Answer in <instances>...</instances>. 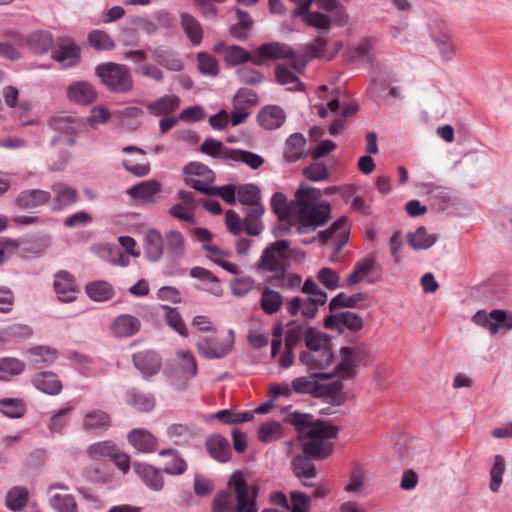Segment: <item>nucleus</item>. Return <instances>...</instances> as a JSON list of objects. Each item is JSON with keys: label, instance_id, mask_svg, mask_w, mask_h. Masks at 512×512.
I'll use <instances>...</instances> for the list:
<instances>
[{"label": "nucleus", "instance_id": "1", "mask_svg": "<svg viewBox=\"0 0 512 512\" xmlns=\"http://www.w3.org/2000/svg\"><path fill=\"white\" fill-rule=\"evenodd\" d=\"M271 207L280 220L278 230L288 231L291 225L285 221V218L293 215L297 221L298 234L314 232L329 220L331 213L330 204L321 200V191L304 185L298 188L295 200L289 206L283 193H274L271 198Z\"/></svg>", "mask_w": 512, "mask_h": 512}, {"label": "nucleus", "instance_id": "2", "mask_svg": "<svg viewBox=\"0 0 512 512\" xmlns=\"http://www.w3.org/2000/svg\"><path fill=\"white\" fill-rule=\"evenodd\" d=\"M286 421L292 424L300 434L303 452L312 457L324 459L334 450L333 439L338 434V427L323 420H313L307 413L292 412Z\"/></svg>", "mask_w": 512, "mask_h": 512}, {"label": "nucleus", "instance_id": "3", "mask_svg": "<svg viewBox=\"0 0 512 512\" xmlns=\"http://www.w3.org/2000/svg\"><path fill=\"white\" fill-rule=\"evenodd\" d=\"M229 486L233 492L222 490L215 495L212 512H258V485L248 483L240 472H234Z\"/></svg>", "mask_w": 512, "mask_h": 512}, {"label": "nucleus", "instance_id": "4", "mask_svg": "<svg viewBox=\"0 0 512 512\" xmlns=\"http://www.w3.org/2000/svg\"><path fill=\"white\" fill-rule=\"evenodd\" d=\"M288 240H277L269 244L261 253L260 258L255 264L256 272L259 274L271 273L268 281L278 286L285 277L287 271V261L289 257Z\"/></svg>", "mask_w": 512, "mask_h": 512}, {"label": "nucleus", "instance_id": "5", "mask_svg": "<svg viewBox=\"0 0 512 512\" xmlns=\"http://www.w3.org/2000/svg\"><path fill=\"white\" fill-rule=\"evenodd\" d=\"M95 73L113 92L126 93L133 88L131 72L126 65L113 62L100 64Z\"/></svg>", "mask_w": 512, "mask_h": 512}, {"label": "nucleus", "instance_id": "6", "mask_svg": "<svg viewBox=\"0 0 512 512\" xmlns=\"http://www.w3.org/2000/svg\"><path fill=\"white\" fill-rule=\"evenodd\" d=\"M191 236L195 241L202 243V248L208 253L209 259L215 264L232 275H239L241 273V269L237 264L228 261V258L232 256L231 252L209 244L212 234L208 229L202 227L194 228L191 231Z\"/></svg>", "mask_w": 512, "mask_h": 512}, {"label": "nucleus", "instance_id": "7", "mask_svg": "<svg viewBox=\"0 0 512 512\" xmlns=\"http://www.w3.org/2000/svg\"><path fill=\"white\" fill-rule=\"evenodd\" d=\"M300 362L318 377L324 379L335 377V371H332L335 356L331 349L303 351L300 354Z\"/></svg>", "mask_w": 512, "mask_h": 512}, {"label": "nucleus", "instance_id": "8", "mask_svg": "<svg viewBox=\"0 0 512 512\" xmlns=\"http://www.w3.org/2000/svg\"><path fill=\"white\" fill-rule=\"evenodd\" d=\"M306 62L297 58H291L289 63L277 64L274 68L276 82L285 86L288 91H303L305 86L300 80L303 74Z\"/></svg>", "mask_w": 512, "mask_h": 512}, {"label": "nucleus", "instance_id": "9", "mask_svg": "<svg viewBox=\"0 0 512 512\" xmlns=\"http://www.w3.org/2000/svg\"><path fill=\"white\" fill-rule=\"evenodd\" d=\"M185 182L196 191L206 194L215 181V173L200 162H190L183 168Z\"/></svg>", "mask_w": 512, "mask_h": 512}, {"label": "nucleus", "instance_id": "10", "mask_svg": "<svg viewBox=\"0 0 512 512\" xmlns=\"http://www.w3.org/2000/svg\"><path fill=\"white\" fill-rule=\"evenodd\" d=\"M350 226L345 217H340L334 221L329 228L320 231L317 237H313L311 240H304V244L312 243L318 239L320 243L332 242L335 252H339L343 246L349 241Z\"/></svg>", "mask_w": 512, "mask_h": 512}, {"label": "nucleus", "instance_id": "11", "mask_svg": "<svg viewBox=\"0 0 512 512\" xmlns=\"http://www.w3.org/2000/svg\"><path fill=\"white\" fill-rule=\"evenodd\" d=\"M199 354L206 359H222L233 349V339L205 336L197 341Z\"/></svg>", "mask_w": 512, "mask_h": 512}, {"label": "nucleus", "instance_id": "12", "mask_svg": "<svg viewBox=\"0 0 512 512\" xmlns=\"http://www.w3.org/2000/svg\"><path fill=\"white\" fill-rule=\"evenodd\" d=\"M380 269L381 266L375 257L367 255L355 262L352 272L345 278L342 286L352 287L364 280H367L368 283H373L374 279H371L370 276L377 273Z\"/></svg>", "mask_w": 512, "mask_h": 512}, {"label": "nucleus", "instance_id": "13", "mask_svg": "<svg viewBox=\"0 0 512 512\" xmlns=\"http://www.w3.org/2000/svg\"><path fill=\"white\" fill-rule=\"evenodd\" d=\"M340 357V362L333 364L332 371H335V376L351 378L355 367L365 359L366 350L362 347H344L340 351Z\"/></svg>", "mask_w": 512, "mask_h": 512}, {"label": "nucleus", "instance_id": "14", "mask_svg": "<svg viewBox=\"0 0 512 512\" xmlns=\"http://www.w3.org/2000/svg\"><path fill=\"white\" fill-rule=\"evenodd\" d=\"M313 4H315L321 12L329 13L337 26L343 27L347 24L348 15L338 0H304L296 7V11L297 13H303L309 10Z\"/></svg>", "mask_w": 512, "mask_h": 512}, {"label": "nucleus", "instance_id": "15", "mask_svg": "<svg viewBox=\"0 0 512 512\" xmlns=\"http://www.w3.org/2000/svg\"><path fill=\"white\" fill-rule=\"evenodd\" d=\"M293 50L286 44L280 42L264 43L253 53V64L263 65L267 60H278L293 58Z\"/></svg>", "mask_w": 512, "mask_h": 512}, {"label": "nucleus", "instance_id": "16", "mask_svg": "<svg viewBox=\"0 0 512 512\" xmlns=\"http://www.w3.org/2000/svg\"><path fill=\"white\" fill-rule=\"evenodd\" d=\"M51 210L61 211L78 201V191L65 182H55L51 186Z\"/></svg>", "mask_w": 512, "mask_h": 512}, {"label": "nucleus", "instance_id": "17", "mask_svg": "<svg viewBox=\"0 0 512 512\" xmlns=\"http://www.w3.org/2000/svg\"><path fill=\"white\" fill-rule=\"evenodd\" d=\"M54 290L62 302H72L79 291L74 275L67 270H60L54 275Z\"/></svg>", "mask_w": 512, "mask_h": 512}, {"label": "nucleus", "instance_id": "18", "mask_svg": "<svg viewBox=\"0 0 512 512\" xmlns=\"http://www.w3.org/2000/svg\"><path fill=\"white\" fill-rule=\"evenodd\" d=\"M324 324L327 328L340 333L347 329L358 331L363 327L362 318L358 314L350 311L331 314L325 318Z\"/></svg>", "mask_w": 512, "mask_h": 512}, {"label": "nucleus", "instance_id": "19", "mask_svg": "<svg viewBox=\"0 0 512 512\" xmlns=\"http://www.w3.org/2000/svg\"><path fill=\"white\" fill-rule=\"evenodd\" d=\"M133 469L148 489L159 492L164 488V472L162 469L141 462L133 463Z\"/></svg>", "mask_w": 512, "mask_h": 512}, {"label": "nucleus", "instance_id": "20", "mask_svg": "<svg viewBox=\"0 0 512 512\" xmlns=\"http://www.w3.org/2000/svg\"><path fill=\"white\" fill-rule=\"evenodd\" d=\"M35 389L49 396H57L63 390V384L59 376L52 371L37 372L31 379Z\"/></svg>", "mask_w": 512, "mask_h": 512}, {"label": "nucleus", "instance_id": "21", "mask_svg": "<svg viewBox=\"0 0 512 512\" xmlns=\"http://www.w3.org/2000/svg\"><path fill=\"white\" fill-rule=\"evenodd\" d=\"M21 45H26L34 54L47 53L54 43L53 35L46 30H37L31 32L26 38L18 41Z\"/></svg>", "mask_w": 512, "mask_h": 512}, {"label": "nucleus", "instance_id": "22", "mask_svg": "<svg viewBox=\"0 0 512 512\" xmlns=\"http://www.w3.org/2000/svg\"><path fill=\"white\" fill-rule=\"evenodd\" d=\"M129 443L140 453L149 454L156 450L157 438L147 429L135 428L127 435Z\"/></svg>", "mask_w": 512, "mask_h": 512}, {"label": "nucleus", "instance_id": "23", "mask_svg": "<svg viewBox=\"0 0 512 512\" xmlns=\"http://www.w3.org/2000/svg\"><path fill=\"white\" fill-rule=\"evenodd\" d=\"M23 355L34 367L41 368L51 365L58 358L59 353L55 348L37 345L26 349Z\"/></svg>", "mask_w": 512, "mask_h": 512}, {"label": "nucleus", "instance_id": "24", "mask_svg": "<svg viewBox=\"0 0 512 512\" xmlns=\"http://www.w3.org/2000/svg\"><path fill=\"white\" fill-rule=\"evenodd\" d=\"M51 200L50 191L43 189H26L16 197V204L22 209H33L42 206Z\"/></svg>", "mask_w": 512, "mask_h": 512}, {"label": "nucleus", "instance_id": "25", "mask_svg": "<svg viewBox=\"0 0 512 512\" xmlns=\"http://www.w3.org/2000/svg\"><path fill=\"white\" fill-rule=\"evenodd\" d=\"M286 119L284 110L276 105L263 107L257 115L259 125L266 130H275L283 125Z\"/></svg>", "mask_w": 512, "mask_h": 512}, {"label": "nucleus", "instance_id": "26", "mask_svg": "<svg viewBox=\"0 0 512 512\" xmlns=\"http://www.w3.org/2000/svg\"><path fill=\"white\" fill-rule=\"evenodd\" d=\"M135 367L147 378L156 374L161 367V357L154 351H142L133 355Z\"/></svg>", "mask_w": 512, "mask_h": 512}, {"label": "nucleus", "instance_id": "27", "mask_svg": "<svg viewBox=\"0 0 512 512\" xmlns=\"http://www.w3.org/2000/svg\"><path fill=\"white\" fill-rule=\"evenodd\" d=\"M159 456L167 458L162 471L165 474L179 476L186 472L188 465L182 454L173 448H163L159 451Z\"/></svg>", "mask_w": 512, "mask_h": 512}, {"label": "nucleus", "instance_id": "28", "mask_svg": "<svg viewBox=\"0 0 512 512\" xmlns=\"http://www.w3.org/2000/svg\"><path fill=\"white\" fill-rule=\"evenodd\" d=\"M141 327L140 320L130 314L117 316L111 324V331L118 338L130 337L136 334Z\"/></svg>", "mask_w": 512, "mask_h": 512}, {"label": "nucleus", "instance_id": "29", "mask_svg": "<svg viewBox=\"0 0 512 512\" xmlns=\"http://www.w3.org/2000/svg\"><path fill=\"white\" fill-rule=\"evenodd\" d=\"M67 97L78 104H90L97 97V92L92 84L86 81H77L67 88Z\"/></svg>", "mask_w": 512, "mask_h": 512}, {"label": "nucleus", "instance_id": "30", "mask_svg": "<svg viewBox=\"0 0 512 512\" xmlns=\"http://www.w3.org/2000/svg\"><path fill=\"white\" fill-rule=\"evenodd\" d=\"M147 52L150 53V57L157 61L160 65L164 66L166 69L174 72H179L183 69L182 61L176 56V54L164 47H148Z\"/></svg>", "mask_w": 512, "mask_h": 512}, {"label": "nucleus", "instance_id": "31", "mask_svg": "<svg viewBox=\"0 0 512 512\" xmlns=\"http://www.w3.org/2000/svg\"><path fill=\"white\" fill-rule=\"evenodd\" d=\"M52 58L58 62L62 68H71L80 62L81 50L76 43L64 44L59 46L53 53Z\"/></svg>", "mask_w": 512, "mask_h": 512}, {"label": "nucleus", "instance_id": "32", "mask_svg": "<svg viewBox=\"0 0 512 512\" xmlns=\"http://www.w3.org/2000/svg\"><path fill=\"white\" fill-rule=\"evenodd\" d=\"M180 26L193 46L201 44L203 28L196 17L188 12L180 13Z\"/></svg>", "mask_w": 512, "mask_h": 512}, {"label": "nucleus", "instance_id": "33", "mask_svg": "<svg viewBox=\"0 0 512 512\" xmlns=\"http://www.w3.org/2000/svg\"><path fill=\"white\" fill-rule=\"evenodd\" d=\"M293 15L301 16L303 21L316 29L319 30V35L327 34L331 27L333 18L331 15H327L321 11H309L306 10L303 13H297L296 9L293 11Z\"/></svg>", "mask_w": 512, "mask_h": 512}, {"label": "nucleus", "instance_id": "34", "mask_svg": "<svg viewBox=\"0 0 512 512\" xmlns=\"http://www.w3.org/2000/svg\"><path fill=\"white\" fill-rule=\"evenodd\" d=\"M206 448L210 456L219 461L227 462L231 456L229 441L221 435L210 436L206 440Z\"/></svg>", "mask_w": 512, "mask_h": 512}, {"label": "nucleus", "instance_id": "35", "mask_svg": "<svg viewBox=\"0 0 512 512\" xmlns=\"http://www.w3.org/2000/svg\"><path fill=\"white\" fill-rule=\"evenodd\" d=\"M49 126L66 135H77L83 126V121L71 115H58L50 119Z\"/></svg>", "mask_w": 512, "mask_h": 512}, {"label": "nucleus", "instance_id": "36", "mask_svg": "<svg viewBox=\"0 0 512 512\" xmlns=\"http://www.w3.org/2000/svg\"><path fill=\"white\" fill-rule=\"evenodd\" d=\"M163 238L159 231L150 229L144 237V252L151 262L158 261L163 255Z\"/></svg>", "mask_w": 512, "mask_h": 512}, {"label": "nucleus", "instance_id": "37", "mask_svg": "<svg viewBox=\"0 0 512 512\" xmlns=\"http://www.w3.org/2000/svg\"><path fill=\"white\" fill-rule=\"evenodd\" d=\"M225 153L228 160L227 164L232 162L242 163L253 170L260 168L264 164V158L261 155L248 150L231 148V151Z\"/></svg>", "mask_w": 512, "mask_h": 512}, {"label": "nucleus", "instance_id": "38", "mask_svg": "<svg viewBox=\"0 0 512 512\" xmlns=\"http://www.w3.org/2000/svg\"><path fill=\"white\" fill-rule=\"evenodd\" d=\"M180 105V98L175 94H166L147 105V110L154 116H166L173 113Z\"/></svg>", "mask_w": 512, "mask_h": 512}, {"label": "nucleus", "instance_id": "39", "mask_svg": "<svg viewBox=\"0 0 512 512\" xmlns=\"http://www.w3.org/2000/svg\"><path fill=\"white\" fill-rule=\"evenodd\" d=\"M310 454L298 455L292 460V470L297 478L302 480L305 486H311L304 479H312L316 477V469L313 461L309 457Z\"/></svg>", "mask_w": 512, "mask_h": 512}, {"label": "nucleus", "instance_id": "40", "mask_svg": "<svg viewBox=\"0 0 512 512\" xmlns=\"http://www.w3.org/2000/svg\"><path fill=\"white\" fill-rule=\"evenodd\" d=\"M306 139L301 133L291 134L285 143L284 157L288 162H296L305 156Z\"/></svg>", "mask_w": 512, "mask_h": 512}, {"label": "nucleus", "instance_id": "41", "mask_svg": "<svg viewBox=\"0 0 512 512\" xmlns=\"http://www.w3.org/2000/svg\"><path fill=\"white\" fill-rule=\"evenodd\" d=\"M374 43L375 40L372 37H367L361 40L359 43L350 45L348 47V56L352 61L366 60L372 63L374 60Z\"/></svg>", "mask_w": 512, "mask_h": 512}, {"label": "nucleus", "instance_id": "42", "mask_svg": "<svg viewBox=\"0 0 512 512\" xmlns=\"http://www.w3.org/2000/svg\"><path fill=\"white\" fill-rule=\"evenodd\" d=\"M33 329L22 323H14L0 329V343L16 342L31 337Z\"/></svg>", "mask_w": 512, "mask_h": 512}, {"label": "nucleus", "instance_id": "43", "mask_svg": "<svg viewBox=\"0 0 512 512\" xmlns=\"http://www.w3.org/2000/svg\"><path fill=\"white\" fill-rule=\"evenodd\" d=\"M85 290L88 297L96 302L108 301L114 296V289L112 285L104 280H97L88 283Z\"/></svg>", "mask_w": 512, "mask_h": 512}, {"label": "nucleus", "instance_id": "44", "mask_svg": "<svg viewBox=\"0 0 512 512\" xmlns=\"http://www.w3.org/2000/svg\"><path fill=\"white\" fill-rule=\"evenodd\" d=\"M83 477L95 484H109L113 481V471L106 465H90L83 470Z\"/></svg>", "mask_w": 512, "mask_h": 512}, {"label": "nucleus", "instance_id": "45", "mask_svg": "<svg viewBox=\"0 0 512 512\" xmlns=\"http://www.w3.org/2000/svg\"><path fill=\"white\" fill-rule=\"evenodd\" d=\"M407 241L415 250H426L436 243L437 237L435 234L428 233L424 226H420L407 235Z\"/></svg>", "mask_w": 512, "mask_h": 512}, {"label": "nucleus", "instance_id": "46", "mask_svg": "<svg viewBox=\"0 0 512 512\" xmlns=\"http://www.w3.org/2000/svg\"><path fill=\"white\" fill-rule=\"evenodd\" d=\"M126 402L135 409L149 412L155 407V398L151 393L131 389L126 394Z\"/></svg>", "mask_w": 512, "mask_h": 512}, {"label": "nucleus", "instance_id": "47", "mask_svg": "<svg viewBox=\"0 0 512 512\" xmlns=\"http://www.w3.org/2000/svg\"><path fill=\"white\" fill-rule=\"evenodd\" d=\"M161 189V184L156 180H147L130 187L127 193L134 199L150 200Z\"/></svg>", "mask_w": 512, "mask_h": 512}, {"label": "nucleus", "instance_id": "48", "mask_svg": "<svg viewBox=\"0 0 512 512\" xmlns=\"http://www.w3.org/2000/svg\"><path fill=\"white\" fill-rule=\"evenodd\" d=\"M29 499V491L26 487H12L6 494L5 504L11 511H20L27 504Z\"/></svg>", "mask_w": 512, "mask_h": 512}, {"label": "nucleus", "instance_id": "49", "mask_svg": "<svg viewBox=\"0 0 512 512\" xmlns=\"http://www.w3.org/2000/svg\"><path fill=\"white\" fill-rule=\"evenodd\" d=\"M26 364L15 357L0 358V380L9 381L12 377L20 375Z\"/></svg>", "mask_w": 512, "mask_h": 512}, {"label": "nucleus", "instance_id": "50", "mask_svg": "<svg viewBox=\"0 0 512 512\" xmlns=\"http://www.w3.org/2000/svg\"><path fill=\"white\" fill-rule=\"evenodd\" d=\"M283 303L280 292L269 287H263L261 291L260 306L267 314H274L279 311Z\"/></svg>", "mask_w": 512, "mask_h": 512}, {"label": "nucleus", "instance_id": "51", "mask_svg": "<svg viewBox=\"0 0 512 512\" xmlns=\"http://www.w3.org/2000/svg\"><path fill=\"white\" fill-rule=\"evenodd\" d=\"M166 252L172 259H180L185 252L183 235L177 230H171L165 235Z\"/></svg>", "mask_w": 512, "mask_h": 512}, {"label": "nucleus", "instance_id": "52", "mask_svg": "<svg viewBox=\"0 0 512 512\" xmlns=\"http://www.w3.org/2000/svg\"><path fill=\"white\" fill-rule=\"evenodd\" d=\"M102 253V257L112 265L127 267L130 264V255L124 253L116 244L104 246Z\"/></svg>", "mask_w": 512, "mask_h": 512}, {"label": "nucleus", "instance_id": "53", "mask_svg": "<svg viewBox=\"0 0 512 512\" xmlns=\"http://www.w3.org/2000/svg\"><path fill=\"white\" fill-rule=\"evenodd\" d=\"M110 426L109 415L102 410H92L85 414L83 420V428L85 430H97Z\"/></svg>", "mask_w": 512, "mask_h": 512}, {"label": "nucleus", "instance_id": "54", "mask_svg": "<svg viewBox=\"0 0 512 512\" xmlns=\"http://www.w3.org/2000/svg\"><path fill=\"white\" fill-rule=\"evenodd\" d=\"M49 503L56 512H78L76 500L71 494H51Z\"/></svg>", "mask_w": 512, "mask_h": 512}, {"label": "nucleus", "instance_id": "55", "mask_svg": "<svg viewBox=\"0 0 512 512\" xmlns=\"http://www.w3.org/2000/svg\"><path fill=\"white\" fill-rule=\"evenodd\" d=\"M224 59L227 64L236 66L245 62L253 63V54L238 45H231L225 48Z\"/></svg>", "mask_w": 512, "mask_h": 512}, {"label": "nucleus", "instance_id": "56", "mask_svg": "<svg viewBox=\"0 0 512 512\" xmlns=\"http://www.w3.org/2000/svg\"><path fill=\"white\" fill-rule=\"evenodd\" d=\"M161 308L165 311V320L168 326L179 335L186 337L188 335V328L177 309L167 305H162Z\"/></svg>", "mask_w": 512, "mask_h": 512}, {"label": "nucleus", "instance_id": "57", "mask_svg": "<svg viewBox=\"0 0 512 512\" xmlns=\"http://www.w3.org/2000/svg\"><path fill=\"white\" fill-rule=\"evenodd\" d=\"M200 150L204 154L228 163L225 152L231 151V148L224 146L220 140L208 138L201 144Z\"/></svg>", "mask_w": 512, "mask_h": 512}, {"label": "nucleus", "instance_id": "58", "mask_svg": "<svg viewBox=\"0 0 512 512\" xmlns=\"http://www.w3.org/2000/svg\"><path fill=\"white\" fill-rule=\"evenodd\" d=\"M304 340L308 348L307 351L331 349L327 335L313 328H309L305 331Z\"/></svg>", "mask_w": 512, "mask_h": 512}, {"label": "nucleus", "instance_id": "59", "mask_svg": "<svg viewBox=\"0 0 512 512\" xmlns=\"http://www.w3.org/2000/svg\"><path fill=\"white\" fill-rule=\"evenodd\" d=\"M506 470L505 459L502 455H495L494 463L490 470V490L498 492L503 481V475Z\"/></svg>", "mask_w": 512, "mask_h": 512}, {"label": "nucleus", "instance_id": "60", "mask_svg": "<svg viewBox=\"0 0 512 512\" xmlns=\"http://www.w3.org/2000/svg\"><path fill=\"white\" fill-rule=\"evenodd\" d=\"M73 410L70 402L65 403L61 408L56 410L48 423V428L52 433H59L68 422V414Z\"/></svg>", "mask_w": 512, "mask_h": 512}, {"label": "nucleus", "instance_id": "61", "mask_svg": "<svg viewBox=\"0 0 512 512\" xmlns=\"http://www.w3.org/2000/svg\"><path fill=\"white\" fill-rule=\"evenodd\" d=\"M118 447L110 440L100 441L91 444L87 448V454L94 460H99L105 457L111 458Z\"/></svg>", "mask_w": 512, "mask_h": 512}, {"label": "nucleus", "instance_id": "62", "mask_svg": "<svg viewBox=\"0 0 512 512\" xmlns=\"http://www.w3.org/2000/svg\"><path fill=\"white\" fill-rule=\"evenodd\" d=\"M283 435V427L277 421L263 423L258 429V438L261 442H272L278 440Z\"/></svg>", "mask_w": 512, "mask_h": 512}, {"label": "nucleus", "instance_id": "63", "mask_svg": "<svg viewBox=\"0 0 512 512\" xmlns=\"http://www.w3.org/2000/svg\"><path fill=\"white\" fill-rule=\"evenodd\" d=\"M89 44L96 50L106 51L115 47L113 39L102 30H93L88 35Z\"/></svg>", "mask_w": 512, "mask_h": 512}, {"label": "nucleus", "instance_id": "64", "mask_svg": "<svg viewBox=\"0 0 512 512\" xmlns=\"http://www.w3.org/2000/svg\"><path fill=\"white\" fill-rule=\"evenodd\" d=\"M491 316L493 317V328L491 329V334H497L500 329L506 328L512 329V311L503 310V309H494L491 311Z\"/></svg>", "mask_w": 512, "mask_h": 512}]
</instances>
